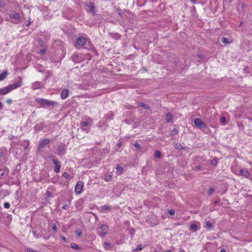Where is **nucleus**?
Instances as JSON below:
<instances>
[{"label":"nucleus","instance_id":"58836bf2","mask_svg":"<svg viewBox=\"0 0 252 252\" xmlns=\"http://www.w3.org/2000/svg\"><path fill=\"white\" fill-rule=\"evenodd\" d=\"M3 206L5 208L8 209L10 207V205L8 202H5Z\"/></svg>","mask_w":252,"mask_h":252},{"label":"nucleus","instance_id":"09e8293b","mask_svg":"<svg viewBox=\"0 0 252 252\" xmlns=\"http://www.w3.org/2000/svg\"><path fill=\"white\" fill-rule=\"evenodd\" d=\"M111 179V176H110V175L108 176H107V177L105 178V180H106V181H109Z\"/></svg>","mask_w":252,"mask_h":252},{"label":"nucleus","instance_id":"9d476101","mask_svg":"<svg viewBox=\"0 0 252 252\" xmlns=\"http://www.w3.org/2000/svg\"><path fill=\"white\" fill-rule=\"evenodd\" d=\"M54 164V171L56 173H58L60 172L61 168V164L60 161L58 159L55 160L53 162Z\"/></svg>","mask_w":252,"mask_h":252},{"label":"nucleus","instance_id":"c03bdc74","mask_svg":"<svg viewBox=\"0 0 252 252\" xmlns=\"http://www.w3.org/2000/svg\"><path fill=\"white\" fill-rule=\"evenodd\" d=\"M76 234L78 237H80L82 235V232L80 230L76 231Z\"/></svg>","mask_w":252,"mask_h":252},{"label":"nucleus","instance_id":"0eeeda50","mask_svg":"<svg viewBox=\"0 0 252 252\" xmlns=\"http://www.w3.org/2000/svg\"><path fill=\"white\" fill-rule=\"evenodd\" d=\"M99 228L100 229L98 231L99 235L101 237H104L107 234L108 226L105 224H101Z\"/></svg>","mask_w":252,"mask_h":252},{"label":"nucleus","instance_id":"0e129e2a","mask_svg":"<svg viewBox=\"0 0 252 252\" xmlns=\"http://www.w3.org/2000/svg\"><path fill=\"white\" fill-rule=\"evenodd\" d=\"M151 0V1H153V2H154V0Z\"/></svg>","mask_w":252,"mask_h":252},{"label":"nucleus","instance_id":"412c9836","mask_svg":"<svg viewBox=\"0 0 252 252\" xmlns=\"http://www.w3.org/2000/svg\"><path fill=\"white\" fill-rule=\"evenodd\" d=\"M70 247L71 248L74 249H76L78 250H82V248L80 246H79L78 245H77L76 244L74 243H71Z\"/></svg>","mask_w":252,"mask_h":252},{"label":"nucleus","instance_id":"de8ad7c7","mask_svg":"<svg viewBox=\"0 0 252 252\" xmlns=\"http://www.w3.org/2000/svg\"><path fill=\"white\" fill-rule=\"evenodd\" d=\"M6 101L8 104H11L12 103V100L11 99L8 98L6 99Z\"/></svg>","mask_w":252,"mask_h":252},{"label":"nucleus","instance_id":"37998d69","mask_svg":"<svg viewBox=\"0 0 252 252\" xmlns=\"http://www.w3.org/2000/svg\"><path fill=\"white\" fill-rule=\"evenodd\" d=\"M52 229L54 231H56L57 230V226L55 223L53 224Z\"/></svg>","mask_w":252,"mask_h":252},{"label":"nucleus","instance_id":"6e6552de","mask_svg":"<svg viewBox=\"0 0 252 252\" xmlns=\"http://www.w3.org/2000/svg\"><path fill=\"white\" fill-rule=\"evenodd\" d=\"M194 124L196 126L201 129L204 130L207 127L206 125L202 122L200 118H196L194 120Z\"/></svg>","mask_w":252,"mask_h":252},{"label":"nucleus","instance_id":"79ce46f5","mask_svg":"<svg viewBox=\"0 0 252 252\" xmlns=\"http://www.w3.org/2000/svg\"><path fill=\"white\" fill-rule=\"evenodd\" d=\"M69 208V206L68 205H67V204H64L63 206H62V208L63 209V210H66L68 209Z\"/></svg>","mask_w":252,"mask_h":252},{"label":"nucleus","instance_id":"39448f33","mask_svg":"<svg viewBox=\"0 0 252 252\" xmlns=\"http://www.w3.org/2000/svg\"><path fill=\"white\" fill-rule=\"evenodd\" d=\"M65 151L66 149L65 144L61 143L57 145V149L56 154L62 157L65 154Z\"/></svg>","mask_w":252,"mask_h":252},{"label":"nucleus","instance_id":"7ed1b4c3","mask_svg":"<svg viewBox=\"0 0 252 252\" xmlns=\"http://www.w3.org/2000/svg\"><path fill=\"white\" fill-rule=\"evenodd\" d=\"M50 142V139L47 138H45L40 141L37 148V150L40 153H44V149L48 145H49Z\"/></svg>","mask_w":252,"mask_h":252},{"label":"nucleus","instance_id":"9b49d317","mask_svg":"<svg viewBox=\"0 0 252 252\" xmlns=\"http://www.w3.org/2000/svg\"><path fill=\"white\" fill-rule=\"evenodd\" d=\"M86 6L90 9V12L94 15L95 14L96 10L94 4L92 1H90L88 3L86 4Z\"/></svg>","mask_w":252,"mask_h":252},{"label":"nucleus","instance_id":"393cba45","mask_svg":"<svg viewBox=\"0 0 252 252\" xmlns=\"http://www.w3.org/2000/svg\"><path fill=\"white\" fill-rule=\"evenodd\" d=\"M63 176L67 180L70 181L71 179V177L67 172H64L63 174Z\"/></svg>","mask_w":252,"mask_h":252},{"label":"nucleus","instance_id":"e433bc0d","mask_svg":"<svg viewBox=\"0 0 252 252\" xmlns=\"http://www.w3.org/2000/svg\"><path fill=\"white\" fill-rule=\"evenodd\" d=\"M26 251L27 252H38L37 251L33 250V249H32L31 248H26Z\"/></svg>","mask_w":252,"mask_h":252},{"label":"nucleus","instance_id":"ddd939ff","mask_svg":"<svg viewBox=\"0 0 252 252\" xmlns=\"http://www.w3.org/2000/svg\"><path fill=\"white\" fill-rule=\"evenodd\" d=\"M240 175L246 178H249L251 176V174L249 171L245 168L242 169L240 170Z\"/></svg>","mask_w":252,"mask_h":252},{"label":"nucleus","instance_id":"49530a36","mask_svg":"<svg viewBox=\"0 0 252 252\" xmlns=\"http://www.w3.org/2000/svg\"><path fill=\"white\" fill-rule=\"evenodd\" d=\"M30 20H31V18H29V20L27 22L25 23V24L26 26H29L31 24V22Z\"/></svg>","mask_w":252,"mask_h":252},{"label":"nucleus","instance_id":"4c0bfd02","mask_svg":"<svg viewBox=\"0 0 252 252\" xmlns=\"http://www.w3.org/2000/svg\"><path fill=\"white\" fill-rule=\"evenodd\" d=\"M214 189L213 188H212V187L209 188V190H208V194L211 195L214 192Z\"/></svg>","mask_w":252,"mask_h":252},{"label":"nucleus","instance_id":"4be33fe9","mask_svg":"<svg viewBox=\"0 0 252 252\" xmlns=\"http://www.w3.org/2000/svg\"><path fill=\"white\" fill-rule=\"evenodd\" d=\"M38 44L39 45L41 46V47L42 48H44V47H47V46H46L45 45V44L44 43V41H43V40L41 38H39L38 39Z\"/></svg>","mask_w":252,"mask_h":252},{"label":"nucleus","instance_id":"69168bd1","mask_svg":"<svg viewBox=\"0 0 252 252\" xmlns=\"http://www.w3.org/2000/svg\"><path fill=\"white\" fill-rule=\"evenodd\" d=\"M1 219V215H0V219Z\"/></svg>","mask_w":252,"mask_h":252},{"label":"nucleus","instance_id":"72a5a7b5","mask_svg":"<svg viewBox=\"0 0 252 252\" xmlns=\"http://www.w3.org/2000/svg\"><path fill=\"white\" fill-rule=\"evenodd\" d=\"M211 164L212 166H216L218 164V161L216 158L213 159L211 160Z\"/></svg>","mask_w":252,"mask_h":252},{"label":"nucleus","instance_id":"f3484780","mask_svg":"<svg viewBox=\"0 0 252 252\" xmlns=\"http://www.w3.org/2000/svg\"><path fill=\"white\" fill-rule=\"evenodd\" d=\"M116 173L117 175H121L124 172L123 168L120 165L118 164L116 167Z\"/></svg>","mask_w":252,"mask_h":252},{"label":"nucleus","instance_id":"603ef678","mask_svg":"<svg viewBox=\"0 0 252 252\" xmlns=\"http://www.w3.org/2000/svg\"><path fill=\"white\" fill-rule=\"evenodd\" d=\"M104 245H105V246H107L108 248H109V247H110V244H109V243H107V242H105V243H104Z\"/></svg>","mask_w":252,"mask_h":252},{"label":"nucleus","instance_id":"f8f14e48","mask_svg":"<svg viewBox=\"0 0 252 252\" xmlns=\"http://www.w3.org/2000/svg\"><path fill=\"white\" fill-rule=\"evenodd\" d=\"M87 41L84 37H79L77 39L76 44L80 46H83L86 44Z\"/></svg>","mask_w":252,"mask_h":252},{"label":"nucleus","instance_id":"680f3d73","mask_svg":"<svg viewBox=\"0 0 252 252\" xmlns=\"http://www.w3.org/2000/svg\"><path fill=\"white\" fill-rule=\"evenodd\" d=\"M165 252H172V251H171V250H167V251H166Z\"/></svg>","mask_w":252,"mask_h":252},{"label":"nucleus","instance_id":"864d4df0","mask_svg":"<svg viewBox=\"0 0 252 252\" xmlns=\"http://www.w3.org/2000/svg\"><path fill=\"white\" fill-rule=\"evenodd\" d=\"M173 132L175 134H177L178 132V130L177 129H174Z\"/></svg>","mask_w":252,"mask_h":252},{"label":"nucleus","instance_id":"f704fd0d","mask_svg":"<svg viewBox=\"0 0 252 252\" xmlns=\"http://www.w3.org/2000/svg\"><path fill=\"white\" fill-rule=\"evenodd\" d=\"M134 146L137 149V150H140L141 148V146L137 142H135L133 144Z\"/></svg>","mask_w":252,"mask_h":252},{"label":"nucleus","instance_id":"3c124183","mask_svg":"<svg viewBox=\"0 0 252 252\" xmlns=\"http://www.w3.org/2000/svg\"><path fill=\"white\" fill-rule=\"evenodd\" d=\"M4 5V3L2 1L0 0V7L3 6Z\"/></svg>","mask_w":252,"mask_h":252},{"label":"nucleus","instance_id":"423d86ee","mask_svg":"<svg viewBox=\"0 0 252 252\" xmlns=\"http://www.w3.org/2000/svg\"><path fill=\"white\" fill-rule=\"evenodd\" d=\"M22 79L21 77L18 76L17 78L16 81L11 84L9 85V87L11 90V91L16 89L20 87L22 85Z\"/></svg>","mask_w":252,"mask_h":252},{"label":"nucleus","instance_id":"13d9d810","mask_svg":"<svg viewBox=\"0 0 252 252\" xmlns=\"http://www.w3.org/2000/svg\"><path fill=\"white\" fill-rule=\"evenodd\" d=\"M220 252H226V250L224 249H221L220 250Z\"/></svg>","mask_w":252,"mask_h":252},{"label":"nucleus","instance_id":"2eb2a0df","mask_svg":"<svg viewBox=\"0 0 252 252\" xmlns=\"http://www.w3.org/2000/svg\"><path fill=\"white\" fill-rule=\"evenodd\" d=\"M69 91L67 89H63L61 93V97L63 99L66 98L68 95Z\"/></svg>","mask_w":252,"mask_h":252},{"label":"nucleus","instance_id":"2f4dec72","mask_svg":"<svg viewBox=\"0 0 252 252\" xmlns=\"http://www.w3.org/2000/svg\"><path fill=\"white\" fill-rule=\"evenodd\" d=\"M190 229L193 231H196L197 230V225L195 223H192L190 225Z\"/></svg>","mask_w":252,"mask_h":252},{"label":"nucleus","instance_id":"dca6fc26","mask_svg":"<svg viewBox=\"0 0 252 252\" xmlns=\"http://www.w3.org/2000/svg\"><path fill=\"white\" fill-rule=\"evenodd\" d=\"M166 121L168 123H170L172 122L173 121V116L171 115V114L170 112H167L166 114Z\"/></svg>","mask_w":252,"mask_h":252},{"label":"nucleus","instance_id":"aec40b11","mask_svg":"<svg viewBox=\"0 0 252 252\" xmlns=\"http://www.w3.org/2000/svg\"><path fill=\"white\" fill-rule=\"evenodd\" d=\"M138 106L144 108L145 109L148 110L150 109L149 106L148 105L145 104L142 102H138Z\"/></svg>","mask_w":252,"mask_h":252},{"label":"nucleus","instance_id":"ea45409f","mask_svg":"<svg viewBox=\"0 0 252 252\" xmlns=\"http://www.w3.org/2000/svg\"><path fill=\"white\" fill-rule=\"evenodd\" d=\"M175 212L174 210L173 209H171V210H169L168 211V214L170 215H175Z\"/></svg>","mask_w":252,"mask_h":252},{"label":"nucleus","instance_id":"473e14b6","mask_svg":"<svg viewBox=\"0 0 252 252\" xmlns=\"http://www.w3.org/2000/svg\"><path fill=\"white\" fill-rule=\"evenodd\" d=\"M143 248V247L141 245H139L137 246V248L133 250L134 252H139L141 251Z\"/></svg>","mask_w":252,"mask_h":252},{"label":"nucleus","instance_id":"a19ab883","mask_svg":"<svg viewBox=\"0 0 252 252\" xmlns=\"http://www.w3.org/2000/svg\"><path fill=\"white\" fill-rule=\"evenodd\" d=\"M220 122L222 124H224L225 123V122H226V118H225V116H222V117H221Z\"/></svg>","mask_w":252,"mask_h":252},{"label":"nucleus","instance_id":"7c9ffc66","mask_svg":"<svg viewBox=\"0 0 252 252\" xmlns=\"http://www.w3.org/2000/svg\"><path fill=\"white\" fill-rule=\"evenodd\" d=\"M7 174V173L5 172V171L2 169H0V178H3L4 176H5V175Z\"/></svg>","mask_w":252,"mask_h":252},{"label":"nucleus","instance_id":"b1692460","mask_svg":"<svg viewBox=\"0 0 252 252\" xmlns=\"http://www.w3.org/2000/svg\"><path fill=\"white\" fill-rule=\"evenodd\" d=\"M174 147L175 149H178V150L184 149V148H183V146L181 145V144L179 143H175L174 145Z\"/></svg>","mask_w":252,"mask_h":252},{"label":"nucleus","instance_id":"c9c22d12","mask_svg":"<svg viewBox=\"0 0 252 252\" xmlns=\"http://www.w3.org/2000/svg\"><path fill=\"white\" fill-rule=\"evenodd\" d=\"M47 49V47L42 48V49L39 51V54H45Z\"/></svg>","mask_w":252,"mask_h":252},{"label":"nucleus","instance_id":"c756f323","mask_svg":"<svg viewBox=\"0 0 252 252\" xmlns=\"http://www.w3.org/2000/svg\"><path fill=\"white\" fill-rule=\"evenodd\" d=\"M154 156L155 158H159L161 157V153L159 151H156L154 153Z\"/></svg>","mask_w":252,"mask_h":252},{"label":"nucleus","instance_id":"4468645a","mask_svg":"<svg viewBox=\"0 0 252 252\" xmlns=\"http://www.w3.org/2000/svg\"><path fill=\"white\" fill-rule=\"evenodd\" d=\"M11 91L9 86H6L0 89V94L4 95L8 93H9Z\"/></svg>","mask_w":252,"mask_h":252},{"label":"nucleus","instance_id":"a211bd4d","mask_svg":"<svg viewBox=\"0 0 252 252\" xmlns=\"http://www.w3.org/2000/svg\"><path fill=\"white\" fill-rule=\"evenodd\" d=\"M41 88V84L38 82H35L32 85L33 90L39 89Z\"/></svg>","mask_w":252,"mask_h":252},{"label":"nucleus","instance_id":"6e6d98bb","mask_svg":"<svg viewBox=\"0 0 252 252\" xmlns=\"http://www.w3.org/2000/svg\"><path fill=\"white\" fill-rule=\"evenodd\" d=\"M189 0L192 3H195L196 1V0Z\"/></svg>","mask_w":252,"mask_h":252},{"label":"nucleus","instance_id":"e2e57ef3","mask_svg":"<svg viewBox=\"0 0 252 252\" xmlns=\"http://www.w3.org/2000/svg\"><path fill=\"white\" fill-rule=\"evenodd\" d=\"M218 201H215L214 203H215V204H217V203H218Z\"/></svg>","mask_w":252,"mask_h":252},{"label":"nucleus","instance_id":"20e7f679","mask_svg":"<svg viewBox=\"0 0 252 252\" xmlns=\"http://www.w3.org/2000/svg\"><path fill=\"white\" fill-rule=\"evenodd\" d=\"M84 119L85 120V121L82 122L80 124L81 128L82 130H85L87 132H90V128L87 129L85 128L84 127L88 126L89 125L90 126L93 121L92 119L89 116H86Z\"/></svg>","mask_w":252,"mask_h":252},{"label":"nucleus","instance_id":"bf43d9fd","mask_svg":"<svg viewBox=\"0 0 252 252\" xmlns=\"http://www.w3.org/2000/svg\"><path fill=\"white\" fill-rule=\"evenodd\" d=\"M178 252H185L183 249H180Z\"/></svg>","mask_w":252,"mask_h":252},{"label":"nucleus","instance_id":"a18cd8bd","mask_svg":"<svg viewBox=\"0 0 252 252\" xmlns=\"http://www.w3.org/2000/svg\"><path fill=\"white\" fill-rule=\"evenodd\" d=\"M61 239H62L64 242H67V239L64 236H61Z\"/></svg>","mask_w":252,"mask_h":252},{"label":"nucleus","instance_id":"bb28decb","mask_svg":"<svg viewBox=\"0 0 252 252\" xmlns=\"http://www.w3.org/2000/svg\"><path fill=\"white\" fill-rule=\"evenodd\" d=\"M205 224H206V226L207 227V228L209 230H210L213 227L212 223L210 221H206Z\"/></svg>","mask_w":252,"mask_h":252},{"label":"nucleus","instance_id":"052dcab7","mask_svg":"<svg viewBox=\"0 0 252 252\" xmlns=\"http://www.w3.org/2000/svg\"><path fill=\"white\" fill-rule=\"evenodd\" d=\"M242 23H242V22H241L239 24V27H241V26L242 25Z\"/></svg>","mask_w":252,"mask_h":252},{"label":"nucleus","instance_id":"c85d7f7f","mask_svg":"<svg viewBox=\"0 0 252 252\" xmlns=\"http://www.w3.org/2000/svg\"><path fill=\"white\" fill-rule=\"evenodd\" d=\"M7 75L6 72H3L2 73L0 74V81H2L6 77Z\"/></svg>","mask_w":252,"mask_h":252},{"label":"nucleus","instance_id":"1a4fd4ad","mask_svg":"<svg viewBox=\"0 0 252 252\" xmlns=\"http://www.w3.org/2000/svg\"><path fill=\"white\" fill-rule=\"evenodd\" d=\"M84 183L82 181H78L75 187V192L76 194H80L83 190Z\"/></svg>","mask_w":252,"mask_h":252},{"label":"nucleus","instance_id":"cd10ccee","mask_svg":"<svg viewBox=\"0 0 252 252\" xmlns=\"http://www.w3.org/2000/svg\"><path fill=\"white\" fill-rule=\"evenodd\" d=\"M221 41L222 43H225V44H228V43H231V41H229L228 39H227L225 37H222L221 38Z\"/></svg>","mask_w":252,"mask_h":252},{"label":"nucleus","instance_id":"4d7b16f0","mask_svg":"<svg viewBox=\"0 0 252 252\" xmlns=\"http://www.w3.org/2000/svg\"><path fill=\"white\" fill-rule=\"evenodd\" d=\"M2 106H3L2 103L1 102H0V110L2 109Z\"/></svg>","mask_w":252,"mask_h":252},{"label":"nucleus","instance_id":"f03ea898","mask_svg":"<svg viewBox=\"0 0 252 252\" xmlns=\"http://www.w3.org/2000/svg\"><path fill=\"white\" fill-rule=\"evenodd\" d=\"M10 18L13 19V21H10L9 18L5 19V21L11 22L14 24H19L21 22V17L19 13L14 10H11L7 14Z\"/></svg>","mask_w":252,"mask_h":252},{"label":"nucleus","instance_id":"5fc2aeb1","mask_svg":"<svg viewBox=\"0 0 252 252\" xmlns=\"http://www.w3.org/2000/svg\"><path fill=\"white\" fill-rule=\"evenodd\" d=\"M196 169H197V170H200V169H201V167L200 165H198V166H196Z\"/></svg>","mask_w":252,"mask_h":252},{"label":"nucleus","instance_id":"a878e982","mask_svg":"<svg viewBox=\"0 0 252 252\" xmlns=\"http://www.w3.org/2000/svg\"><path fill=\"white\" fill-rule=\"evenodd\" d=\"M111 207L107 205H104L100 207L101 211H105L107 210H110Z\"/></svg>","mask_w":252,"mask_h":252},{"label":"nucleus","instance_id":"f257e3e1","mask_svg":"<svg viewBox=\"0 0 252 252\" xmlns=\"http://www.w3.org/2000/svg\"><path fill=\"white\" fill-rule=\"evenodd\" d=\"M35 102L42 107L53 106L58 104V103L56 101L38 97L35 98Z\"/></svg>","mask_w":252,"mask_h":252},{"label":"nucleus","instance_id":"6ab92c4d","mask_svg":"<svg viewBox=\"0 0 252 252\" xmlns=\"http://www.w3.org/2000/svg\"><path fill=\"white\" fill-rule=\"evenodd\" d=\"M32 233L34 237L36 238H39L41 236L38 229H33L32 231Z\"/></svg>","mask_w":252,"mask_h":252},{"label":"nucleus","instance_id":"8fccbe9b","mask_svg":"<svg viewBox=\"0 0 252 252\" xmlns=\"http://www.w3.org/2000/svg\"><path fill=\"white\" fill-rule=\"evenodd\" d=\"M117 13L121 16L122 15V13H121V10L120 9H117Z\"/></svg>","mask_w":252,"mask_h":252},{"label":"nucleus","instance_id":"5701e85b","mask_svg":"<svg viewBox=\"0 0 252 252\" xmlns=\"http://www.w3.org/2000/svg\"><path fill=\"white\" fill-rule=\"evenodd\" d=\"M47 157L51 159L52 162H53L55 160L57 159V158L52 153H48L47 154Z\"/></svg>","mask_w":252,"mask_h":252}]
</instances>
